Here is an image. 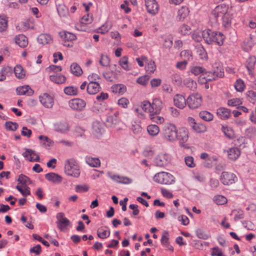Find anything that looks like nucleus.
I'll return each mask as SVG.
<instances>
[{
  "label": "nucleus",
  "instance_id": "nucleus-1",
  "mask_svg": "<svg viewBox=\"0 0 256 256\" xmlns=\"http://www.w3.org/2000/svg\"><path fill=\"white\" fill-rule=\"evenodd\" d=\"M202 36L204 42L208 44H216L222 46L224 43V36L221 32L212 31L210 29L202 32Z\"/></svg>",
  "mask_w": 256,
  "mask_h": 256
},
{
  "label": "nucleus",
  "instance_id": "nucleus-2",
  "mask_svg": "<svg viewBox=\"0 0 256 256\" xmlns=\"http://www.w3.org/2000/svg\"><path fill=\"white\" fill-rule=\"evenodd\" d=\"M64 172L66 175L74 178H78L80 176V166L75 160L71 158L65 162Z\"/></svg>",
  "mask_w": 256,
  "mask_h": 256
},
{
  "label": "nucleus",
  "instance_id": "nucleus-3",
  "mask_svg": "<svg viewBox=\"0 0 256 256\" xmlns=\"http://www.w3.org/2000/svg\"><path fill=\"white\" fill-rule=\"evenodd\" d=\"M154 180L158 184L169 185L174 182L175 178L168 172H162L154 175Z\"/></svg>",
  "mask_w": 256,
  "mask_h": 256
},
{
  "label": "nucleus",
  "instance_id": "nucleus-4",
  "mask_svg": "<svg viewBox=\"0 0 256 256\" xmlns=\"http://www.w3.org/2000/svg\"><path fill=\"white\" fill-rule=\"evenodd\" d=\"M177 130L176 126L174 124L170 123L166 124L163 128L164 138L170 142L176 140Z\"/></svg>",
  "mask_w": 256,
  "mask_h": 256
},
{
  "label": "nucleus",
  "instance_id": "nucleus-5",
  "mask_svg": "<svg viewBox=\"0 0 256 256\" xmlns=\"http://www.w3.org/2000/svg\"><path fill=\"white\" fill-rule=\"evenodd\" d=\"M186 102L190 109L198 108L202 105V96L198 93L192 94L186 98Z\"/></svg>",
  "mask_w": 256,
  "mask_h": 256
},
{
  "label": "nucleus",
  "instance_id": "nucleus-6",
  "mask_svg": "<svg viewBox=\"0 0 256 256\" xmlns=\"http://www.w3.org/2000/svg\"><path fill=\"white\" fill-rule=\"evenodd\" d=\"M220 180L224 185H230L235 183L238 178L234 173L224 172L220 175Z\"/></svg>",
  "mask_w": 256,
  "mask_h": 256
},
{
  "label": "nucleus",
  "instance_id": "nucleus-7",
  "mask_svg": "<svg viewBox=\"0 0 256 256\" xmlns=\"http://www.w3.org/2000/svg\"><path fill=\"white\" fill-rule=\"evenodd\" d=\"M229 7L225 4H221L216 6L212 12V16L216 19L218 17L223 16L230 12Z\"/></svg>",
  "mask_w": 256,
  "mask_h": 256
},
{
  "label": "nucleus",
  "instance_id": "nucleus-8",
  "mask_svg": "<svg viewBox=\"0 0 256 256\" xmlns=\"http://www.w3.org/2000/svg\"><path fill=\"white\" fill-rule=\"evenodd\" d=\"M39 100L41 104L48 108H52L54 104L53 97L48 94L44 93L39 96Z\"/></svg>",
  "mask_w": 256,
  "mask_h": 256
},
{
  "label": "nucleus",
  "instance_id": "nucleus-9",
  "mask_svg": "<svg viewBox=\"0 0 256 256\" xmlns=\"http://www.w3.org/2000/svg\"><path fill=\"white\" fill-rule=\"evenodd\" d=\"M68 105L72 109L80 111L84 108L86 103L82 99L74 98L69 101Z\"/></svg>",
  "mask_w": 256,
  "mask_h": 256
},
{
  "label": "nucleus",
  "instance_id": "nucleus-10",
  "mask_svg": "<svg viewBox=\"0 0 256 256\" xmlns=\"http://www.w3.org/2000/svg\"><path fill=\"white\" fill-rule=\"evenodd\" d=\"M176 140L179 141L180 144L186 143L189 137L188 130L184 127L180 128L177 130Z\"/></svg>",
  "mask_w": 256,
  "mask_h": 256
},
{
  "label": "nucleus",
  "instance_id": "nucleus-11",
  "mask_svg": "<svg viewBox=\"0 0 256 256\" xmlns=\"http://www.w3.org/2000/svg\"><path fill=\"white\" fill-rule=\"evenodd\" d=\"M56 218L57 226L61 230H64L70 223V220L64 216V214L63 212L58 213Z\"/></svg>",
  "mask_w": 256,
  "mask_h": 256
},
{
  "label": "nucleus",
  "instance_id": "nucleus-12",
  "mask_svg": "<svg viewBox=\"0 0 256 256\" xmlns=\"http://www.w3.org/2000/svg\"><path fill=\"white\" fill-rule=\"evenodd\" d=\"M170 161V156L168 154H160L155 158L154 163L158 166H164Z\"/></svg>",
  "mask_w": 256,
  "mask_h": 256
},
{
  "label": "nucleus",
  "instance_id": "nucleus-13",
  "mask_svg": "<svg viewBox=\"0 0 256 256\" xmlns=\"http://www.w3.org/2000/svg\"><path fill=\"white\" fill-rule=\"evenodd\" d=\"M204 74L208 82L214 80L217 78H222L224 76V72L221 70V68L217 67V70L212 72H207L204 70Z\"/></svg>",
  "mask_w": 256,
  "mask_h": 256
},
{
  "label": "nucleus",
  "instance_id": "nucleus-14",
  "mask_svg": "<svg viewBox=\"0 0 256 256\" xmlns=\"http://www.w3.org/2000/svg\"><path fill=\"white\" fill-rule=\"evenodd\" d=\"M145 5L148 12L155 15L158 12V6L156 0H145Z\"/></svg>",
  "mask_w": 256,
  "mask_h": 256
},
{
  "label": "nucleus",
  "instance_id": "nucleus-15",
  "mask_svg": "<svg viewBox=\"0 0 256 256\" xmlns=\"http://www.w3.org/2000/svg\"><path fill=\"white\" fill-rule=\"evenodd\" d=\"M108 176L113 181L122 184H128L132 182V180L128 177L114 174H108Z\"/></svg>",
  "mask_w": 256,
  "mask_h": 256
},
{
  "label": "nucleus",
  "instance_id": "nucleus-16",
  "mask_svg": "<svg viewBox=\"0 0 256 256\" xmlns=\"http://www.w3.org/2000/svg\"><path fill=\"white\" fill-rule=\"evenodd\" d=\"M60 38L64 41V45L67 47L72 46V44L68 43V42L73 41L76 39V36L75 34L66 31L60 32Z\"/></svg>",
  "mask_w": 256,
  "mask_h": 256
},
{
  "label": "nucleus",
  "instance_id": "nucleus-17",
  "mask_svg": "<svg viewBox=\"0 0 256 256\" xmlns=\"http://www.w3.org/2000/svg\"><path fill=\"white\" fill-rule=\"evenodd\" d=\"M174 104L180 109H184L187 105L186 99L180 94H176L174 96Z\"/></svg>",
  "mask_w": 256,
  "mask_h": 256
},
{
  "label": "nucleus",
  "instance_id": "nucleus-18",
  "mask_svg": "<svg viewBox=\"0 0 256 256\" xmlns=\"http://www.w3.org/2000/svg\"><path fill=\"white\" fill-rule=\"evenodd\" d=\"M22 156L30 162H38L40 160L39 155L34 150L31 149L26 148V151L22 153Z\"/></svg>",
  "mask_w": 256,
  "mask_h": 256
},
{
  "label": "nucleus",
  "instance_id": "nucleus-19",
  "mask_svg": "<svg viewBox=\"0 0 256 256\" xmlns=\"http://www.w3.org/2000/svg\"><path fill=\"white\" fill-rule=\"evenodd\" d=\"M151 104L152 114H160L164 106L162 101L160 98H156L153 99Z\"/></svg>",
  "mask_w": 256,
  "mask_h": 256
},
{
  "label": "nucleus",
  "instance_id": "nucleus-20",
  "mask_svg": "<svg viewBox=\"0 0 256 256\" xmlns=\"http://www.w3.org/2000/svg\"><path fill=\"white\" fill-rule=\"evenodd\" d=\"M226 152L228 158L232 160H236L240 154V151L237 147L230 148Z\"/></svg>",
  "mask_w": 256,
  "mask_h": 256
},
{
  "label": "nucleus",
  "instance_id": "nucleus-21",
  "mask_svg": "<svg viewBox=\"0 0 256 256\" xmlns=\"http://www.w3.org/2000/svg\"><path fill=\"white\" fill-rule=\"evenodd\" d=\"M256 62V58L254 56L249 57L246 62V66L250 76H254Z\"/></svg>",
  "mask_w": 256,
  "mask_h": 256
},
{
  "label": "nucleus",
  "instance_id": "nucleus-22",
  "mask_svg": "<svg viewBox=\"0 0 256 256\" xmlns=\"http://www.w3.org/2000/svg\"><path fill=\"white\" fill-rule=\"evenodd\" d=\"M54 130L60 132H65L68 130L69 126L65 122H58L54 124Z\"/></svg>",
  "mask_w": 256,
  "mask_h": 256
},
{
  "label": "nucleus",
  "instance_id": "nucleus-23",
  "mask_svg": "<svg viewBox=\"0 0 256 256\" xmlns=\"http://www.w3.org/2000/svg\"><path fill=\"white\" fill-rule=\"evenodd\" d=\"M15 42L21 48H25L28 44V38L24 34H18L14 37Z\"/></svg>",
  "mask_w": 256,
  "mask_h": 256
},
{
  "label": "nucleus",
  "instance_id": "nucleus-24",
  "mask_svg": "<svg viewBox=\"0 0 256 256\" xmlns=\"http://www.w3.org/2000/svg\"><path fill=\"white\" fill-rule=\"evenodd\" d=\"M56 6L58 12L60 17L65 18L68 16V9L62 2H56Z\"/></svg>",
  "mask_w": 256,
  "mask_h": 256
},
{
  "label": "nucleus",
  "instance_id": "nucleus-25",
  "mask_svg": "<svg viewBox=\"0 0 256 256\" xmlns=\"http://www.w3.org/2000/svg\"><path fill=\"white\" fill-rule=\"evenodd\" d=\"M37 40L39 44L44 45L50 44L52 42V38L50 34H42L38 36Z\"/></svg>",
  "mask_w": 256,
  "mask_h": 256
},
{
  "label": "nucleus",
  "instance_id": "nucleus-26",
  "mask_svg": "<svg viewBox=\"0 0 256 256\" xmlns=\"http://www.w3.org/2000/svg\"><path fill=\"white\" fill-rule=\"evenodd\" d=\"M100 89L98 82H88L87 86V92L90 94H94L98 92Z\"/></svg>",
  "mask_w": 256,
  "mask_h": 256
},
{
  "label": "nucleus",
  "instance_id": "nucleus-27",
  "mask_svg": "<svg viewBox=\"0 0 256 256\" xmlns=\"http://www.w3.org/2000/svg\"><path fill=\"white\" fill-rule=\"evenodd\" d=\"M45 178L48 180L56 184H59L62 181V177L54 172H50L45 175Z\"/></svg>",
  "mask_w": 256,
  "mask_h": 256
},
{
  "label": "nucleus",
  "instance_id": "nucleus-28",
  "mask_svg": "<svg viewBox=\"0 0 256 256\" xmlns=\"http://www.w3.org/2000/svg\"><path fill=\"white\" fill-rule=\"evenodd\" d=\"M86 163L92 168H99L100 166V162L98 158L86 156L85 158Z\"/></svg>",
  "mask_w": 256,
  "mask_h": 256
},
{
  "label": "nucleus",
  "instance_id": "nucleus-29",
  "mask_svg": "<svg viewBox=\"0 0 256 256\" xmlns=\"http://www.w3.org/2000/svg\"><path fill=\"white\" fill-rule=\"evenodd\" d=\"M232 18V14L230 12L222 16V24L225 28L229 29L231 27Z\"/></svg>",
  "mask_w": 256,
  "mask_h": 256
},
{
  "label": "nucleus",
  "instance_id": "nucleus-30",
  "mask_svg": "<svg viewBox=\"0 0 256 256\" xmlns=\"http://www.w3.org/2000/svg\"><path fill=\"white\" fill-rule=\"evenodd\" d=\"M16 92L19 95L32 96L34 94V90L28 86L18 87L16 88Z\"/></svg>",
  "mask_w": 256,
  "mask_h": 256
},
{
  "label": "nucleus",
  "instance_id": "nucleus-31",
  "mask_svg": "<svg viewBox=\"0 0 256 256\" xmlns=\"http://www.w3.org/2000/svg\"><path fill=\"white\" fill-rule=\"evenodd\" d=\"M216 114L222 120H226L230 116V110L225 108H220L217 110Z\"/></svg>",
  "mask_w": 256,
  "mask_h": 256
},
{
  "label": "nucleus",
  "instance_id": "nucleus-32",
  "mask_svg": "<svg viewBox=\"0 0 256 256\" xmlns=\"http://www.w3.org/2000/svg\"><path fill=\"white\" fill-rule=\"evenodd\" d=\"M38 139L40 144L46 148H49L54 144V142L46 136H40Z\"/></svg>",
  "mask_w": 256,
  "mask_h": 256
},
{
  "label": "nucleus",
  "instance_id": "nucleus-33",
  "mask_svg": "<svg viewBox=\"0 0 256 256\" xmlns=\"http://www.w3.org/2000/svg\"><path fill=\"white\" fill-rule=\"evenodd\" d=\"M111 90L114 94H123L126 92V88L122 84H116L112 86Z\"/></svg>",
  "mask_w": 256,
  "mask_h": 256
},
{
  "label": "nucleus",
  "instance_id": "nucleus-34",
  "mask_svg": "<svg viewBox=\"0 0 256 256\" xmlns=\"http://www.w3.org/2000/svg\"><path fill=\"white\" fill-rule=\"evenodd\" d=\"M190 10L188 7L182 6L178 12L177 18L180 21H182L188 15Z\"/></svg>",
  "mask_w": 256,
  "mask_h": 256
},
{
  "label": "nucleus",
  "instance_id": "nucleus-35",
  "mask_svg": "<svg viewBox=\"0 0 256 256\" xmlns=\"http://www.w3.org/2000/svg\"><path fill=\"white\" fill-rule=\"evenodd\" d=\"M110 230L107 227H100L97 230L98 236L102 239L108 238L110 235Z\"/></svg>",
  "mask_w": 256,
  "mask_h": 256
},
{
  "label": "nucleus",
  "instance_id": "nucleus-36",
  "mask_svg": "<svg viewBox=\"0 0 256 256\" xmlns=\"http://www.w3.org/2000/svg\"><path fill=\"white\" fill-rule=\"evenodd\" d=\"M119 64L125 70L128 71L132 69V66L128 62V58L126 56L122 57L119 60Z\"/></svg>",
  "mask_w": 256,
  "mask_h": 256
},
{
  "label": "nucleus",
  "instance_id": "nucleus-37",
  "mask_svg": "<svg viewBox=\"0 0 256 256\" xmlns=\"http://www.w3.org/2000/svg\"><path fill=\"white\" fill-rule=\"evenodd\" d=\"M14 72L16 76L19 79L24 78L26 75V72L20 65H16L14 67Z\"/></svg>",
  "mask_w": 256,
  "mask_h": 256
},
{
  "label": "nucleus",
  "instance_id": "nucleus-38",
  "mask_svg": "<svg viewBox=\"0 0 256 256\" xmlns=\"http://www.w3.org/2000/svg\"><path fill=\"white\" fill-rule=\"evenodd\" d=\"M147 131L150 136H154L158 134L160 128L156 124H150L147 126Z\"/></svg>",
  "mask_w": 256,
  "mask_h": 256
},
{
  "label": "nucleus",
  "instance_id": "nucleus-39",
  "mask_svg": "<svg viewBox=\"0 0 256 256\" xmlns=\"http://www.w3.org/2000/svg\"><path fill=\"white\" fill-rule=\"evenodd\" d=\"M50 79L52 82L58 84H64L66 80V77L62 75H51L50 76Z\"/></svg>",
  "mask_w": 256,
  "mask_h": 256
},
{
  "label": "nucleus",
  "instance_id": "nucleus-40",
  "mask_svg": "<svg viewBox=\"0 0 256 256\" xmlns=\"http://www.w3.org/2000/svg\"><path fill=\"white\" fill-rule=\"evenodd\" d=\"M70 71L76 76H80L82 74V69L76 63H73L71 64Z\"/></svg>",
  "mask_w": 256,
  "mask_h": 256
},
{
  "label": "nucleus",
  "instance_id": "nucleus-41",
  "mask_svg": "<svg viewBox=\"0 0 256 256\" xmlns=\"http://www.w3.org/2000/svg\"><path fill=\"white\" fill-rule=\"evenodd\" d=\"M16 188L24 196H26L30 194V188L26 185H17Z\"/></svg>",
  "mask_w": 256,
  "mask_h": 256
},
{
  "label": "nucleus",
  "instance_id": "nucleus-42",
  "mask_svg": "<svg viewBox=\"0 0 256 256\" xmlns=\"http://www.w3.org/2000/svg\"><path fill=\"white\" fill-rule=\"evenodd\" d=\"M200 117L204 121L210 122L213 120L214 116L210 112L203 110L200 112Z\"/></svg>",
  "mask_w": 256,
  "mask_h": 256
},
{
  "label": "nucleus",
  "instance_id": "nucleus-43",
  "mask_svg": "<svg viewBox=\"0 0 256 256\" xmlns=\"http://www.w3.org/2000/svg\"><path fill=\"white\" fill-rule=\"evenodd\" d=\"M192 128L198 133L204 132L207 130L206 126L201 123H196L192 125Z\"/></svg>",
  "mask_w": 256,
  "mask_h": 256
},
{
  "label": "nucleus",
  "instance_id": "nucleus-44",
  "mask_svg": "<svg viewBox=\"0 0 256 256\" xmlns=\"http://www.w3.org/2000/svg\"><path fill=\"white\" fill-rule=\"evenodd\" d=\"M184 84L190 90H194L197 88V84L192 79L186 78L184 80Z\"/></svg>",
  "mask_w": 256,
  "mask_h": 256
},
{
  "label": "nucleus",
  "instance_id": "nucleus-45",
  "mask_svg": "<svg viewBox=\"0 0 256 256\" xmlns=\"http://www.w3.org/2000/svg\"><path fill=\"white\" fill-rule=\"evenodd\" d=\"M8 20L6 16H0V32H3L8 28Z\"/></svg>",
  "mask_w": 256,
  "mask_h": 256
},
{
  "label": "nucleus",
  "instance_id": "nucleus-46",
  "mask_svg": "<svg viewBox=\"0 0 256 256\" xmlns=\"http://www.w3.org/2000/svg\"><path fill=\"white\" fill-rule=\"evenodd\" d=\"M140 108L144 112L150 113V115L152 114V104L148 101H144L140 105Z\"/></svg>",
  "mask_w": 256,
  "mask_h": 256
},
{
  "label": "nucleus",
  "instance_id": "nucleus-47",
  "mask_svg": "<svg viewBox=\"0 0 256 256\" xmlns=\"http://www.w3.org/2000/svg\"><path fill=\"white\" fill-rule=\"evenodd\" d=\"M214 202L218 205H222L227 202V198L222 195H216L214 197Z\"/></svg>",
  "mask_w": 256,
  "mask_h": 256
},
{
  "label": "nucleus",
  "instance_id": "nucleus-48",
  "mask_svg": "<svg viewBox=\"0 0 256 256\" xmlns=\"http://www.w3.org/2000/svg\"><path fill=\"white\" fill-rule=\"evenodd\" d=\"M78 92V88L73 86H67L64 89V93L68 96H76Z\"/></svg>",
  "mask_w": 256,
  "mask_h": 256
},
{
  "label": "nucleus",
  "instance_id": "nucleus-49",
  "mask_svg": "<svg viewBox=\"0 0 256 256\" xmlns=\"http://www.w3.org/2000/svg\"><path fill=\"white\" fill-rule=\"evenodd\" d=\"M106 122L108 126L112 127L118 122V120L116 116H110L107 117Z\"/></svg>",
  "mask_w": 256,
  "mask_h": 256
},
{
  "label": "nucleus",
  "instance_id": "nucleus-50",
  "mask_svg": "<svg viewBox=\"0 0 256 256\" xmlns=\"http://www.w3.org/2000/svg\"><path fill=\"white\" fill-rule=\"evenodd\" d=\"M99 63L102 66H108L110 65V59L108 56L102 54Z\"/></svg>",
  "mask_w": 256,
  "mask_h": 256
},
{
  "label": "nucleus",
  "instance_id": "nucleus-51",
  "mask_svg": "<svg viewBox=\"0 0 256 256\" xmlns=\"http://www.w3.org/2000/svg\"><path fill=\"white\" fill-rule=\"evenodd\" d=\"M150 78V76L148 74H146L138 78L136 80V82L142 86H145L148 83Z\"/></svg>",
  "mask_w": 256,
  "mask_h": 256
},
{
  "label": "nucleus",
  "instance_id": "nucleus-52",
  "mask_svg": "<svg viewBox=\"0 0 256 256\" xmlns=\"http://www.w3.org/2000/svg\"><path fill=\"white\" fill-rule=\"evenodd\" d=\"M150 120L157 124H162L164 122V118L162 116H158L154 113L150 114Z\"/></svg>",
  "mask_w": 256,
  "mask_h": 256
},
{
  "label": "nucleus",
  "instance_id": "nucleus-53",
  "mask_svg": "<svg viewBox=\"0 0 256 256\" xmlns=\"http://www.w3.org/2000/svg\"><path fill=\"white\" fill-rule=\"evenodd\" d=\"M241 104H242V100L240 98H234L228 101V105L230 106H237Z\"/></svg>",
  "mask_w": 256,
  "mask_h": 256
},
{
  "label": "nucleus",
  "instance_id": "nucleus-54",
  "mask_svg": "<svg viewBox=\"0 0 256 256\" xmlns=\"http://www.w3.org/2000/svg\"><path fill=\"white\" fill-rule=\"evenodd\" d=\"M245 85L242 80H238L234 84V88L236 91L242 92L244 90Z\"/></svg>",
  "mask_w": 256,
  "mask_h": 256
},
{
  "label": "nucleus",
  "instance_id": "nucleus-55",
  "mask_svg": "<svg viewBox=\"0 0 256 256\" xmlns=\"http://www.w3.org/2000/svg\"><path fill=\"white\" fill-rule=\"evenodd\" d=\"M112 24L108 22H106L99 28V32L102 34H105L108 32L111 28Z\"/></svg>",
  "mask_w": 256,
  "mask_h": 256
},
{
  "label": "nucleus",
  "instance_id": "nucleus-56",
  "mask_svg": "<svg viewBox=\"0 0 256 256\" xmlns=\"http://www.w3.org/2000/svg\"><path fill=\"white\" fill-rule=\"evenodd\" d=\"M205 69L202 66H195L191 68L190 71L195 76L201 74L204 72Z\"/></svg>",
  "mask_w": 256,
  "mask_h": 256
},
{
  "label": "nucleus",
  "instance_id": "nucleus-57",
  "mask_svg": "<svg viewBox=\"0 0 256 256\" xmlns=\"http://www.w3.org/2000/svg\"><path fill=\"white\" fill-rule=\"evenodd\" d=\"M192 52L189 50H185L182 51L180 54V56L184 58V60H186L188 62V60H190L192 58Z\"/></svg>",
  "mask_w": 256,
  "mask_h": 256
},
{
  "label": "nucleus",
  "instance_id": "nucleus-58",
  "mask_svg": "<svg viewBox=\"0 0 256 256\" xmlns=\"http://www.w3.org/2000/svg\"><path fill=\"white\" fill-rule=\"evenodd\" d=\"M184 162L186 165L189 168H194L196 166L194 158L192 156H186L184 158Z\"/></svg>",
  "mask_w": 256,
  "mask_h": 256
},
{
  "label": "nucleus",
  "instance_id": "nucleus-59",
  "mask_svg": "<svg viewBox=\"0 0 256 256\" xmlns=\"http://www.w3.org/2000/svg\"><path fill=\"white\" fill-rule=\"evenodd\" d=\"M196 236L200 239L208 240L210 238V235L205 232L204 230L198 229L196 231Z\"/></svg>",
  "mask_w": 256,
  "mask_h": 256
},
{
  "label": "nucleus",
  "instance_id": "nucleus-60",
  "mask_svg": "<svg viewBox=\"0 0 256 256\" xmlns=\"http://www.w3.org/2000/svg\"><path fill=\"white\" fill-rule=\"evenodd\" d=\"M162 244L164 246L166 245H168L169 242V234L168 231H164L163 232L161 240Z\"/></svg>",
  "mask_w": 256,
  "mask_h": 256
},
{
  "label": "nucleus",
  "instance_id": "nucleus-61",
  "mask_svg": "<svg viewBox=\"0 0 256 256\" xmlns=\"http://www.w3.org/2000/svg\"><path fill=\"white\" fill-rule=\"evenodd\" d=\"M180 32L182 35L188 34L190 33V28L188 25L184 24L180 27Z\"/></svg>",
  "mask_w": 256,
  "mask_h": 256
},
{
  "label": "nucleus",
  "instance_id": "nucleus-62",
  "mask_svg": "<svg viewBox=\"0 0 256 256\" xmlns=\"http://www.w3.org/2000/svg\"><path fill=\"white\" fill-rule=\"evenodd\" d=\"M222 131L226 136L229 138H232L234 136V132L232 129L227 126H222Z\"/></svg>",
  "mask_w": 256,
  "mask_h": 256
},
{
  "label": "nucleus",
  "instance_id": "nucleus-63",
  "mask_svg": "<svg viewBox=\"0 0 256 256\" xmlns=\"http://www.w3.org/2000/svg\"><path fill=\"white\" fill-rule=\"evenodd\" d=\"M156 70V66L154 61H150L148 63L146 67V70L147 72L153 73Z\"/></svg>",
  "mask_w": 256,
  "mask_h": 256
},
{
  "label": "nucleus",
  "instance_id": "nucleus-64",
  "mask_svg": "<svg viewBox=\"0 0 256 256\" xmlns=\"http://www.w3.org/2000/svg\"><path fill=\"white\" fill-rule=\"evenodd\" d=\"M248 100L254 104H256V92L252 90H249L248 92Z\"/></svg>",
  "mask_w": 256,
  "mask_h": 256
}]
</instances>
